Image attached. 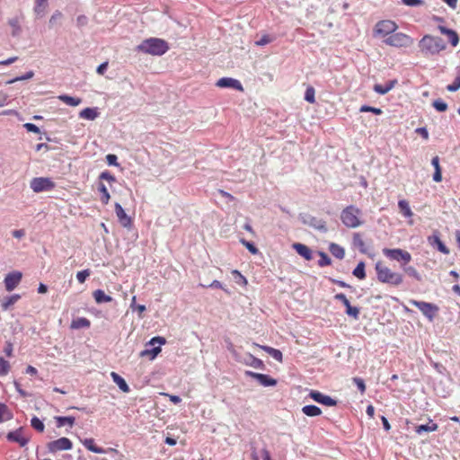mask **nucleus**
I'll return each mask as SVG.
<instances>
[{
  "instance_id": "f257e3e1",
  "label": "nucleus",
  "mask_w": 460,
  "mask_h": 460,
  "mask_svg": "<svg viewBox=\"0 0 460 460\" xmlns=\"http://www.w3.org/2000/svg\"><path fill=\"white\" fill-rule=\"evenodd\" d=\"M418 46L421 55L425 58L437 56L447 48L441 38L429 34L424 35L420 40Z\"/></svg>"
},
{
  "instance_id": "f03ea898",
  "label": "nucleus",
  "mask_w": 460,
  "mask_h": 460,
  "mask_svg": "<svg viewBox=\"0 0 460 460\" xmlns=\"http://www.w3.org/2000/svg\"><path fill=\"white\" fill-rule=\"evenodd\" d=\"M169 49L168 43L159 38H150L143 40L137 47V50L153 56H162Z\"/></svg>"
},
{
  "instance_id": "7ed1b4c3",
  "label": "nucleus",
  "mask_w": 460,
  "mask_h": 460,
  "mask_svg": "<svg viewBox=\"0 0 460 460\" xmlns=\"http://www.w3.org/2000/svg\"><path fill=\"white\" fill-rule=\"evenodd\" d=\"M375 270L377 279L382 283L399 286L403 281V277L401 273L392 271L388 267L383 265L381 262L376 263Z\"/></svg>"
},
{
  "instance_id": "20e7f679",
  "label": "nucleus",
  "mask_w": 460,
  "mask_h": 460,
  "mask_svg": "<svg viewBox=\"0 0 460 460\" xmlns=\"http://www.w3.org/2000/svg\"><path fill=\"white\" fill-rule=\"evenodd\" d=\"M361 215L362 212L358 208L350 205L342 209L341 213V220L345 226L349 228H357L363 224L360 220Z\"/></svg>"
},
{
  "instance_id": "39448f33",
  "label": "nucleus",
  "mask_w": 460,
  "mask_h": 460,
  "mask_svg": "<svg viewBox=\"0 0 460 460\" xmlns=\"http://www.w3.org/2000/svg\"><path fill=\"white\" fill-rule=\"evenodd\" d=\"M413 42L411 36L396 31L384 40L385 44L397 49L411 47Z\"/></svg>"
},
{
  "instance_id": "423d86ee",
  "label": "nucleus",
  "mask_w": 460,
  "mask_h": 460,
  "mask_svg": "<svg viewBox=\"0 0 460 460\" xmlns=\"http://www.w3.org/2000/svg\"><path fill=\"white\" fill-rule=\"evenodd\" d=\"M398 25L392 20H382L376 23L373 34L374 37H381L384 40L396 31Z\"/></svg>"
},
{
  "instance_id": "0eeeda50",
  "label": "nucleus",
  "mask_w": 460,
  "mask_h": 460,
  "mask_svg": "<svg viewBox=\"0 0 460 460\" xmlns=\"http://www.w3.org/2000/svg\"><path fill=\"white\" fill-rule=\"evenodd\" d=\"M30 187L35 193H39L54 190L56 183L48 177H35L30 181Z\"/></svg>"
},
{
  "instance_id": "6e6552de",
  "label": "nucleus",
  "mask_w": 460,
  "mask_h": 460,
  "mask_svg": "<svg viewBox=\"0 0 460 460\" xmlns=\"http://www.w3.org/2000/svg\"><path fill=\"white\" fill-rule=\"evenodd\" d=\"M410 303L417 307L429 321H433L439 311L438 306L432 303L418 300H411Z\"/></svg>"
},
{
  "instance_id": "1a4fd4ad",
  "label": "nucleus",
  "mask_w": 460,
  "mask_h": 460,
  "mask_svg": "<svg viewBox=\"0 0 460 460\" xmlns=\"http://www.w3.org/2000/svg\"><path fill=\"white\" fill-rule=\"evenodd\" d=\"M383 254L393 261H403L404 264L409 263L411 261V255L407 251L395 248V249H389L385 248L383 249Z\"/></svg>"
},
{
  "instance_id": "9d476101",
  "label": "nucleus",
  "mask_w": 460,
  "mask_h": 460,
  "mask_svg": "<svg viewBox=\"0 0 460 460\" xmlns=\"http://www.w3.org/2000/svg\"><path fill=\"white\" fill-rule=\"evenodd\" d=\"M73 447L72 441L67 438H60L47 444L49 452L55 454L58 451L70 450Z\"/></svg>"
},
{
  "instance_id": "9b49d317",
  "label": "nucleus",
  "mask_w": 460,
  "mask_h": 460,
  "mask_svg": "<svg viewBox=\"0 0 460 460\" xmlns=\"http://www.w3.org/2000/svg\"><path fill=\"white\" fill-rule=\"evenodd\" d=\"M299 219L303 224L310 226L317 230L322 232L327 231L326 222L321 218H317L309 214H300Z\"/></svg>"
},
{
  "instance_id": "f8f14e48",
  "label": "nucleus",
  "mask_w": 460,
  "mask_h": 460,
  "mask_svg": "<svg viewBox=\"0 0 460 460\" xmlns=\"http://www.w3.org/2000/svg\"><path fill=\"white\" fill-rule=\"evenodd\" d=\"M310 398H312L314 402L321 403L326 406H336L338 402L337 400L332 398L329 395H325L319 391L311 390L309 393Z\"/></svg>"
},
{
  "instance_id": "ddd939ff",
  "label": "nucleus",
  "mask_w": 460,
  "mask_h": 460,
  "mask_svg": "<svg viewBox=\"0 0 460 460\" xmlns=\"http://www.w3.org/2000/svg\"><path fill=\"white\" fill-rule=\"evenodd\" d=\"M245 376L257 380V382L262 386H273L277 384L276 379L265 374H260L247 370L245 371Z\"/></svg>"
},
{
  "instance_id": "4468645a",
  "label": "nucleus",
  "mask_w": 460,
  "mask_h": 460,
  "mask_svg": "<svg viewBox=\"0 0 460 460\" xmlns=\"http://www.w3.org/2000/svg\"><path fill=\"white\" fill-rule=\"evenodd\" d=\"M334 299L341 301L346 307V314L349 316L353 317L354 319H358L359 316V309L356 306H352L349 301V299L346 297V296L342 293L336 294L334 296Z\"/></svg>"
},
{
  "instance_id": "2eb2a0df",
  "label": "nucleus",
  "mask_w": 460,
  "mask_h": 460,
  "mask_svg": "<svg viewBox=\"0 0 460 460\" xmlns=\"http://www.w3.org/2000/svg\"><path fill=\"white\" fill-rule=\"evenodd\" d=\"M22 274L20 271H13L6 275L4 278V286L7 291L13 290L21 282Z\"/></svg>"
},
{
  "instance_id": "dca6fc26",
  "label": "nucleus",
  "mask_w": 460,
  "mask_h": 460,
  "mask_svg": "<svg viewBox=\"0 0 460 460\" xmlns=\"http://www.w3.org/2000/svg\"><path fill=\"white\" fill-rule=\"evenodd\" d=\"M216 85L219 88H233L239 92H243V87L240 81L231 77H222L217 81Z\"/></svg>"
},
{
  "instance_id": "f3484780",
  "label": "nucleus",
  "mask_w": 460,
  "mask_h": 460,
  "mask_svg": "<svg viewBox=\"0 0 460 460\" xmlns=\"http://www.w3.org/2000/svg\"><path fill=\"white\" fill-rule=\"evenodd\" d=\"M115 213L119 222L123 227L130 228L132 226V219L129 217L119 203L115 204Z\"/></svg>"
},
{
  "instance_id": "a211bd4d",
  "label": "nucleus",
  "mask_w": 460,
  "mask_h": 460,
  "mask_svg": "<svg viewBox=\"0 0 460 460\" xmlns=\"http://www.w3.org/2000/svg\"><path fill=\"white\" fill-rule=\"evenodd\" d=\"M429 243L434 247L437 248L440 252L443 254H449L450 251L446 246V244L440 240L438 234H434L431 236L428 237Z\"/></svg>"
},
{
  "instance_id": "6ab92c4d",
  "label": "nucleus",
  "mask_w": 460,
  "mask_h": 460,
  "mask_svg": "<svg viewBox=\"0 0 460 460\" xmlns=\"http://www.w3.org/2000/svg\"><path fill=\"white\" fill-rule=\"evenodd\" d=\"M6 438L9 441L17 442L21 447L26 446L29 441L28 438L22 436V429L9 432Z\"/></svg>"
},
{
  "instance_id": "aec40b11",
  "label": "nucleus",
  "mask_w": 460,
  "mask_h": 460,
  "mask_svg": "<svg viewBox=\"0 0 460 460\" xmlns=\"http://www.w3.org/2000/svg\"><path fill=\"white\" fill-rule=\"evenodd\" d=\"M292 247L296 251V252L303 257L306 261H311L313 259V252L312 250L306 246L305 244L295 243L292 244Z\"/></svg>"
},
{
  "instance_id": "412c9836",
  "label": "nucleus",
  "mask_w": 460,
  "mask_h": 460,
  "mask_svg": "<svg viewBox=\"0 0 460 460\" xmlns=\"http://www.w3.org/2000/svg\"><path fill=\"white\" fill-rule=\"evenodd\" d=\"M438 31L444 34V35H447V38H448V40L449 42L451 43V45L453 47H456L459 43V37L457 35V33L452 30V29H448L443 25H439L438 27Z\"/></svg>"
},
{
  "instance_id": "4be33fe9",
  "label": "nucleus",
  "mask_w": 460,
  "mask_h": 460,
  "mask_svg": "<svg viewBox=\"0 0 460 460\" xmlns=\"http://www.w3.org/2000/svg\"><path fill=\"white\" fill-rule=\"evenodd\" d=\"M111 376L113 380V382L119 387V389L124 393L129 392V386L128 385L127 382L124 378H122L119 374L116 372H111Z\"/></svg>"
},
{
  "instance_id": "5701e85b",
  "label": "nucleus",
  "mask_w": 460,
  "mask_h": 460,
  "mask_svg": "<svg viewBox=\"0 0 460 460\" xmlns=\"http://www.w3.org/2000/svg\"><path fill=\"white\" fill-rule=\"evenodd\" d=\"M93 296L97 304L109 303L113 300L111 296H108L102 289H96L93 292Z\"/></svg>"
},
{
  "instance_id": "b1692460",
  "label": "nucleus",
  "mask_w": 460,
  "mask_h": 460,
  "mask_svg": "<svg viewBox=\"0 0 460 460\" xmlns=\"http://www.w3.org/2000/svg\"><path fill=\"white\" fill-rule=\"evenodd\" d=\"M438 426L437 423L433 422L431 420L427 424H421L415 427V431L418 434H421L423 432H432L438 429Z\"/></svg>"
},
{
  "instance_id": "393cba45",
  "label": "nucleus",
  "mask_w": 460,
  "mask_h": 460,
  "mask_svg": "<svg viewBox=\"0 0 460 460\" xmlns=\"http://www.w3.org/2000/svg\"><path fill=\"white\" fill-rule=\"evenodd\" d=\"M395 84V81H389L385 84H375L374 85V91L381 95L386 94L388 92H390Z\"/></svg>"
},
{
  "instance_id": "a878e982",
  "label": "nucleus",
  "mask_w": 460,
  "mask_h": 460,
  "mask_svg": "<svg viewBox=\"0 0 460 460\" xmlns=\"http://www.w3.org/2000/svg\"><path fill=\"white\" fill-rule=\"evenodd\" d=\"M398 208L402 215L406 218H411L413 216V213L411 209L409 202L405 199H401L398 201Z\"/></svg>"
},
{
  "instance_id": "bb28decb",
  "label": "nucleus",
  "mask_w": 460,
  "mask_h": 460,
  "mask_svg": "<svg viewBox=\"0 0 460 460\" xmlns=\"http://www.w3.org/2000/svg\"><path fill=\"white\" fill-rule=\"evenodd\" d=\"M257 347L266 351L270 356H271L274 359L281 362L282 361V353L280 350L276 349L274 348L269 346H263L256 344Z\"/></svg>"
},
{
  "instance_id": "cd10ccee",
  "label": "nucleus",
  "mask_w": 460,
  "mask_h": 460,
  "mask_svg": "<svg viewBox=\"0 0 460 460\" xmlns=\"http://www.w3.org/2000/svg\"><path fill=\"white\" fill-rule=\"evenodd\" d=\"M302 412L308 417H315L322 414V410L316 405H305L302 408Z\"/></svg>"
},
{
  "instance_id": "c85d7f7f",
  "label": "nucleus",
  "mask_w": 460,
  "mask_h": 460,
  "mask_svg": "<svg viewBox=\"0 0 460 460\" xmlns=\"http://www.w3.org/2000/svg\"><path fill=\"white\" fill-rule=\"evenodd\" d=\"M55 420L57 422V427L61 428L65 425H68L70 428H72L75 424V419L72 416H56Z\"/></svg>"
},
{
  "instance_id": "c756f323",
  "label": "nucleus",
  "mask_w": 460,
  "mask_h": 460,
  "mask_svg": "<svg viewBox=\"0 0 460 460\" xmlns=\"http://www.w3.org/2000/svg\"><path fill=\"white\" fill-rule=\"evenodd\" d=\"M91 322L85 317H78L71 322V329L89 328Z\"/></svg>"
},
{
  "instance_id": "7c9ffc66",
  "label": "nucleus",
  "mask_w": 460,
  "mask_h": 460,
  "mask_svg": "<svg viewBox=\"0 0 460 460\" xmlns=\"http://www.w3.org/2000/svg\"><path fill=\"white\" fill-rule=\"evenodd\" d=\"M330 252L337 259H343L345 256V250L341 245L332 243L329 246Z\"/></svg>"
},
{
  "instance_id": "2f4dec72",
  "label": "nucleus",
  "mask_w": 460,
  "mask_h": 460,
  "mask_svg": "<svg viewBox=\"0 0 460 460\" xmlns=\"http://www.w3.org/2000/svg\"><path fill=\"white\" fill-rule=\"evenodd\" d=\"M98 114L96 108H85L80 111L79 116L82 119L93 120L98 117Z\"/></svg>"
},
{
  "instance_id": "473e14b6",
  "label": "nucleus",
  "mask_w": 460,
  "mask_h": 460,
  "mask_svg": "<svg viewBox=\"0 0 460 460\" xmlns=\"http://www.w3.org/2000/svg\"><path fill=\"white\" fill-rule=\"evenodd\" d=\"M83 445L91 452L96 453V454H102L104 453V449L102 447H99L95 445L93 438H86L83 441Z\"/></svg>"
},
{
  "instance_id": "72a5a7b5",
  "label": "nucleus",
  "mask_w": 460,
  "mask_h": 460,
  "mask_svg": "<svg viewBox=\"0 0 460 460\" xmlns=\"http://www.w3.org/2000/svg\"><path fill=\"white\" fill-rule=\"evenodd\" d=\"M460 89V66L456 67V77L452 84L447 86L448 92H456Z\"/></svg>"
},
{
  "instance_id": "f704fd0d",
  "label": "nucleus",
  "mask_w": 460,
  "mask_h": 460,
  "mask_svg": "<svg viewBox=\"0 0 460 460\" xmlns=\"http://www.w3.org/2000/svg\"><path fill=\"white\" fill-rule=\"evenodd\" d=\"M58 99L60 101H62L64 103H66V105L73 106V107L78 106L82 102V100L80 98L72 97V96H68L66 94L59 95Z\"/></svg>"
},
{
  "instance_id": "c9c22d12",
  "label": "nucleus",
  "mask_w": 460,
  "mask_h": 460,
  "mask_svg": "<svg viewBox=\"0 0 460 460\" xmlns=\"http://www.w3.org/2000/svg\"><path fill=\"white\" fill-rule=\"evenodd\" d=\"M98 190L101 193V201L102 204L107 205L110 201L111 195L108 191V189L103 183H100L98 186Z\"/></svg>"
},
{
  "instance_id": "e433bc0d",
  "label": "nucleus",
  "mask_w": 460,
  "mask_h": 460,
  "mask_svg": "<svg viewBox=\"0 0 460 460\" xmlns=\"http://www.w3.org/2000/svg\"><path fill=\"white\" fill-rule=\"evenodd\" d=\"M402 268L403 271L407 275H409L410 277H412L416 280H420L421 279L420 274L418 272V270L414 267H412V266H406V264L403 263L402 265Z\"/></svg>"
},
{
  "instance_id": "4c0bfd02",
  "label": "nucleus",
  "mask_w": 460,
  "mask_h": 460,
  "mask_svg": "<svg viewBox=\"0 0 460 460\" xmlns=\"http://www.w3.org/2000/svg\"><path fill=\"white\" fill-rule=\"evenodd\" d=\"M352 274L359 279H364L366 278L365 263L363 261L358 262Z\"/></svg>"
},
{
  "instance_id": "58836bf2",
  "label": "nucleus",
  "mask_w": 460,
  "mask_h": 460,
  "mask_svg": "<svg viewBox=\"0 0 460 460\" xmlns=\"http://www.w3.org/2000/svg\"><path fill=\"white\" fill-rule=\"evenodd\" d=\"M12 418L13 415L8 407L4 403H0V423L4 420H11Z\"/></svg>"
},
{
  "instance_id": "ea45409f",
  "label": "nucleus",
  "mask_w": 460,
  "mask_h": 460,
  "mask_svg": "<svg viewBox=\"0 0 460 460\" xmlns=\"http://www.w3.org/2000/svg\"><path fill=\"white\" fill-rule=\"evenodd\" d=\"M161 347H155L151 349H144L140 352L141 357H150L151 359H154L160 352H161Z\"/></svg>"
},
{
  "instance_id": "a19ab883",
  "label": "nucleus",
  "mask_w": 460,
  "mask_h": 460,
  "mask_svg": "<svg viewBox=\"0 0 460 460\" xmlns=\"http://www.w3.org/2000/svg\"><path fill=\"white\" fill-rule=\"evenodd\" d=\"M353 243L359 249L360 252H366L365 243L358 233L353 234Z\"/></svg>"
},
{
  "instance_id": "79ce46f5",
  "label": "nucleus",
  "mask_w": 460,
  "mask_h": 460,
  "mask_svg": "<svg viewBox=\"0 0 460 460\" xmlns=\"http://www.w3.org/2000/svg\"><path fill=\"white\" fill-rule=\"evenodd\" d=\"M31 425L35 430L40 433H42L45 429L44 423L36 416L32 417L31 420Z\"/></svg>"
},
{
  "instance_id": "37998d69",
  "label": "nucleus",
  "mask_w": 460,
  "mask_h": 460,
  "mask_svg": "<svg viewBox=\"0 0 460 460\" xmlns=\"http://www.w3.org/2000/svg\"><path fill=\"white\" fill-rule=\"evenodd\" d=\"M21 298L20 295H13L11 296H8L4 298L2 305L4 309H8L11 305L15 304L19 299Z\"/></svg>"
},
{
  "instance_id": "c03bdc74",
  "label": "nucleus",
  "mask_w": 460,
  "mask_h": 460,
  "mask_svg": "<svg viewBox=\"0 0 460 460\" xmlns=\"http://www.w3.org/2000/svg\"><path fill=\"white\" fill-rule=\"evenodd\" d=\"M47 4H48V0H35L34 12L37 14L43 13L46 9Z\"/></svg>"
},
{
  "instance_id": "a18cd8bd",
  "label": "nucleus",
  "mask_w": 460,
  "mask_h": 460,
  "mask_svg": "<svg viewBox=\"0 0 460 460\" xmlns=\"http://www.w3.org/2000/svg\"><path fill=\"white\" fill-rule=\"evenodd\" d=\"M315 90L313 86H308L305 93V100L308 102L309 103H314L315 102Z\"/></svg>"
},
{
  "instance_id": "49530a36",
  "label": "nucleus",
  "mask_w": 460,
  "mask_h": 460,
  "mask_svg": "<svg viewBox=\"0 0 460 460\" xmlns=\"http://www.w3.org/2000/svg\"><path fill=\"white\" fill-rule=\"evenodd\" d=\"M433 107L440 112L446 111L447 110V104L441 99H437L432 103Z\"/></svg>"
},
{
  "instance_id": "de8ad7c7",
  "label": "nucleus",
  "mask_w": 460,
  "mask_h": 460,
  "mask_svg": "<svg viewBox=\"0 0 460 460\" xmlns=\"http://www.w3.org/2000/svg\"><path fill=\"white\" fill-rule=\"evenodd\" d=\"M360 112H372L376 115H380L383 113L382 110L376 107H371L368 105H362L359 109Z\"/></svg>"
},
{
  "instance_id": "09e8293b",
  "label": "nucleus",
  "mask_w": 460,
  "mask_h": 460,
  "mask_svg": "<svg viewBox=\"0 0 460 460\" xmlns=\"http://www.w3.org/2000/svg\"><path fill=\"white\" fill-rule=\"evenodd\" d=\"M10 369V364L4 358H0V376H5Z\"/></svg>"
},
{
  "instance_id": "8fccbe9b",
  "label": "nucleus",
  "mask_w": 460,
  "mask_h": 460,
  "mask_svg": "<svg viewBox=\"0 0 460 460\" xmlns=\"http://www.w3.org/2000/svg\"><path fill=\"white\" fill-rule=\"evenodd\" d=\"M91 275V270H81V271H78L76 273V279L78 280L79 283L83 284L85 282L86 279Z\"/></svg>"
},
{
  "instance_id": "3c124183",
  "label": "nucleus",
  "mask_w": 460,
  "mask_h": 460,
  "mask_svg": "<svg viewBox=\"0 0 460 460\" xmlns=\"http://www.w3.org/2000/svg\"><path fill=\"white\" fill-rule=\"evenodd\" d=\"M320 260L318 261V264L321 267L328 266L331 264L330 257L323 252H319Z\"/></svg>"
},
{
  "instance_id": "603ef678",
  "label": "nucleus",
  "mask_w": 460,
  "mask_h": 460,
  "mask_svg": "<svg viewBox=\"0 0 460 460\" xmlns=\"http://www.w3.org/2000/svg\"><path fill=\"white\" fill-rule=\"evenodd\" d=\"M353 383L357 385L358 389L360 391L362 394L366 392V385L362 378L354 377Z\"/></svg>"
},
{
  "instance_id": "864d4df0",
  "label": "nucleus",
  "mask_w": 460,
  "mask_h": 460,
  "mask_svg": "<svg viewBox=\"0 0 460 460\" xmlns=\"http://www.w3.org/2000/svg\"><path fill=\"white\" fill-rule=\"evenodd\" d=\"M402 4L407 6H419L424 4L423 0H402Z\"/></svg>"
},
{
  "instance_id": "5fc2aeb1",
  "label": "nucleus",
  "mask_w": 460,
  "mask_h": 460,
  "mask_svg": "<svg viewBox=\"0 0 460 460\" xmlns=\"http://www.w3.org/2000/svg\"><path fill=\"white\" fill-rule=\"evenodd\" d=\"M33 75H34V73L32 71H30V72L26 73V75H24L22 76H19V77H16V78H13V79L10 80L8 82V84H13L14 82L22 81V80H27V79L31 78Z\"/></svg>"
},
{
  "instance_id": "6e6d98bb",
  "label": "nucleus",
  "mask_w": 460,
  "mask_h": 460,
  "mask_svg": "<svg viewBox=\"0 0 460 460\" xmlns=\"http://www.w3.org/2000/svg\"><path fill=\"white\" fill-rule=\"evenodd\" d=\"M241 242L252 254H256L259 252L253 243L245 240H242Z\"/></svg>"
},
{
  "instance_id": "4d7b16f0",
  "label": "nucleus",
  "mask_w": 460,
  "mask_h": 460,
  "mask_svg": "<svg viewBox=\"0 0 460 460\" xmlns=\"http://www.w3.org/2000/svg\"><path fill=\"white\" fill-rule=\"evenodd\" d=\"M100 179L106 180L109 182H114L116 181L115 177L108 172H102L100 174Z\"/></svg>"
},
{
  "instance_id": "13d9d810",
  "label": "nucleus",
  "mask_w": 460,
  "mask_h": 460,
  "mask_svg": "<svg viewBox=\"0 0 460 460\" xmlns=\"http://www.w3.org/2000/svg\"><path fill=\"white\" fill-rule=\"evenodd\" d=\"M165 341H166L164 337L157 336V337L152 338L149 341V344L155 345V344L158 343L159 345H163L165 343Z\"/></svg>"
},
{
  "instance_id": "bf43d9fd",
  "label": "nucleus",
  "mask_w": 460,
  "mask_h": 460,
  "mask_svg": "<svg viewBox=\"0 0 460 460\" xmlns=\"http://www.w3.org/2000/svg\"><path fill=\"white\" fill-rule=\"evenodd\" d=\"M24 128H25L29 132L40 133V128H39L35 124H32V123H26V124H24Z\"/></svg>"
},
{
  "instance_id": "052dcab7",
  "label": "nucleus",
  "mask_w": 460,
  "mask_h": 460,
  "mask_svg": "<svg viewBox=\"0 0 460 460\" xmlns=\"http://www.w3.org/2000/svg\"><path fill=\"white\" fill-rule=\"evenodd\" d=\"M415 132L420 135L424 139H429V132L426 128H417Z\"/></svg>"
},
{
  "instance_id": "680f3d73",
  "label": "nucleus",
  "mask_w": 460,
  "mask_h": 460,
  "mask_svg": "<svg viewBox=\"0 0 460 460\" xmlns=\"http://www.w3.org/2000/svg\"><path fill=\"white\" fill-rule=\"evenodd\" d=\"M271 41L270 38L268 35H264L261 37V40H257L255 42L258 46H264Z\"/></svg>"
},
{
  "instance_id": "e2e57ef3",
  "label": "nucleus",
  "mask_w": 460,
  "mask_h": 460,
  "mask_svg": "<svg viewBox=\"0 0 460 460\" xmlns=\"http://www.w3.org/2000/svg\"><path fill=\"white\" fill-rule=\"evenodd\" d=\"M106 160H107V163L110 164V165H118V163H117V156L115 155H108L106 156Z\"/></svg>"
},
{
  "instance_id": "0e129e2a",
  "label": "nucleus",
  "mask_w": 460,
  "mask_h": 460,
  "mask_svg": "<svg viewBox=\"0 0 460 460\" xmlns=\"http://www.w3.org/2000/svg\"><path fill=\"white\" fill-rule=\"evenodd\" d=\"M164 396L169 397L170 401L173 402L174 404L180 403L181 402V399L178 395L169 394H163Z\"/></svg>"
},
{
  "instance_id": "69168bd1",
  "label": "nucleus",
  "mask_w": 460,
  "mask_h": 460,
  "mask_svg": "<svg viewBox=\"0 0 460 460\" xmlns=\"http://www.w3.org/2000/svg\"><path fill=\"white\" fill-rule=\"evenodd\" d=\"M251 366L255 368H263L264 364L261 359L253 358Z\"/></svg>"
},
{
  "instance_id": "338daca9",
  "label": "nucleus",
  "mask_w": 460,
  "mask_h": 460,
  "mask_svg": "<svg viewBox=\"0 0 460 460\" xmlns=\"http://www.w3.org/2000/svg\"><path fill=\"white\" fill-rule=\"evenodd\" d=\"M77 25L82 27L87 24V17L85 15H79L76 19Z\"/></svg>"
},
{
  "instance_id": "774afa93",
  "label": "nucleus",
  "mask_w": 460,
  "mask_h": 460,
  "mask_svg": "<svg viewBox=\"0 0 460 460\" xmlns=\"http://www.w3.org/2000/svg\"><path fill=\"white\" fill-rule=\"evenodd\" d=\"M62 17V13L59 11H56L49 19V23L53 24L57 20Z\"/></svg>"
}]
</instances>
